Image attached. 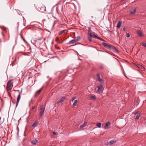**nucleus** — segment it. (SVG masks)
Instances as JSON below:
<instances>
[{
	"instance_id": "f257e3e1",
	"label": "nucleus",
	"mask_w": 146,
	"mask_h": 146,
	"mask_svg": "<svg viewBox=\"0 0 146 146\" xmlns=\"http://www.w3.org/2000/svg\"><path fill=\"white\" fill-rule=\"evenodd\" d=\"M13 87V82L12 80H9L7 84L6 90L7 91L11 90Z\"/></svg>"
},
{
	"instance_id": "f03ea898",
	"label": "nucleus",
	"mask_w": 146,
	"mask_h": 146,
	"mask_svg": "<svg viewBox=\"0 0 146 146\" xmlns=\"http://www.w3.org/2000/svg\"><path fill=\"white\" fill-rule=\"evenodd\" d=\"M96 81L99 82L100 84H103L104 83V80L101 78L99 74H97Z\"/></svg>"
},
{
	"instance_id": "7ed1b4c3",
	"label": "nucleus",
	"mask_w": 146,
	"mask_h": 146,
	"mask_svg": "<svg viewBox=\"0 0 146 146\" xmlns=\"http://www.w3.org/2000/svg\"><path fill=\"white\" fill-rule=\"evenodd\" d=\"M103 84H100L97 86L98 89L97 91V93H99L102 92L103 90Z\"/></svg>"
},
{
	"instance_id": "20e7f679",
	"label": "nucleus",
	"mask_w": 146,
	"mask_h": 146,
	"mask_svg": "<svg viewBox=\"0 0 146 146\" xmlns=\"http://www.w3.org/2000/svg\"><path fill=\"white\" fill-rule=\"evenodd\" d=\"M45 108L43 106H40V116L42 117V116L44 112V111Z\"/></svg>"
},
{
	"instance_id": "39448f33",
	"label": "nucleus",
	"mask_w": 146,
	"mask_h": 146,
	"mask_svg": "<svg viewBox=\"0 0 146 146\" xmlns=\"http://www.w3.org/2000/svg\"><path fill=\"white\" fill-rule=\"evenodd\" d=\"M17 91L19 92V94L18 95V96L17 99V103L16 104V107H17V106L18 104V103H19V101H20V100L21 98V92H20L19 90H18Z\"/></svg>"
},
{
	"instance_id": "423d86ee",
	"label": "nucleus",
	"mask_w": 146,
	"mask_h": 146,
	"mask_svg": "<svg viewBox=\"0 0 146 146\" xmlns=\"http://www.w3.org/2000/svg\"><path fill=\"white\" fill-rule=\"evenodd\" d=\"M102 44L104 47L109 49L110 48L111 46V45H110L109 44H107L105 42H102Z\"/></svg>"
},
{
	"instance_id": "0eeeda50",
	"label": "nucleus",
	"mask_w": 146,
	"mask_h": 146,
	"mask_svg": "<svg viewBox=\"0 0 146 146\" xmlns=\"http://www.w3.org/2000/svg\"><path fill=\"white\" fill-rule=\"evenodd\" d=\"M110 49L111 50L116 52H118V50H117L114 46L112 45L111 46V47Z\"/></svg>"
},
{
	"instance_id": "6e6552de",
	"label": "nucleus",
	"mask_w": 146,
	"mask_h": 146,
	"mask_svg": "<svg viewBox=\"0 0 146 146\" xmlns=\"http://www.w3.org/2000/svg\"><path fill=\"white\" fill-rule=\"evenodd\" d=\"M137 35L141 37L143 36L141 31V30H137Z\"/></svg>"
},
{
	"instance_id": "1a4fd4ad",
	"label": "nucleus",
	"mask_w": 146,
	"mask_h": 146,
	"mask_svg": "<svg viewBox=\"0 0 146 146\" xmlns=\"http://www.w3.org/2000/svg\"><path fill=\"white\" fill-rule=\"evenodd\" d=\"M65 100V97H62V98L59 99V100L57 102V104H58L60 103H61L62 102H63Z\"/></svg>"
},
{
	"instance_id": "9d476101",
	"label": "nucleus",
	"mask_w": 146,
	"mask_h": 146,
	"mask_svg": "<svg viewBox=\"0 0 146 146\" xmlns=\"http://www.w3.org/2000/svg\"><path fill=\"white\" fill-rule=\"evenodd\" d=\"M40 39H38L36 40L35 41V44L38 46H39L41 44V42H40Z\"/></svg>"
},
{
	"instance_id": "9b49d317",
	"label": "nucleus",
	"mask_w": 146,
	"mask_h": 146,
	"mask_svg": "<svg viewBox=\"0 0 146 146\" xmlns=\"http://www.w3.org/2000/svg\"><path fill=\"white\" fill-rule=\"evenodd\" d=\"M111 124V123L109 122H107L105 125L104 128L105 129H107L108 128V127L110 126Z\"/></svg>"
},
{
	"instance_id": "f8f14e48",
	"label": "nucleus",
	"mask_w": 146,
	"mask_h": 146,
	"mask_svg": "<svg viewBox=\"0 0 146 146\" xmlns=\"http://www.w3.org/2000/svg\"><path fill=\"white\" fill-rule=\"evenodd\" d=\"M89 35H90V36L92 37H93L94 38H98V36H97L94 33H90Z\"/></svg>"
},
{
	"instance_id": "ddd939ff",
	"label": "nucleus",
	"mask_w": 146,
	"mask_h": 146,
	"mask_svg": "<svg viewBox=\"0 0 146 146\" xmlns=\"http://www.w3.org/2000/svg\"><path fill=\"white\" fill-rule=\"evenodd\" d=\"M37 142L38 140L35 139H33L31 141L32 144L34 145H36L37 143Z\"/></svg>"
},
{
	"instance_id": "4468645a",
	"label": "nucleus",
	"mask_w": 146,
	"mask_h": 146,
	"mask_svg": "<svg viewBox=\"0 0 146 146\" xmlns=\"http://www.w3.org/2000/svg\"><path fill=\"white\" fill-rule=\"evenodd\" d=\"M136 11V8L134 9H132L130 11V14H134L135 13Z\"/></svg>"
},
{
	"instance_id": "2eb2a0df",
	"label": "nucleus",
	"mask_w": 146,
	"mask_h": 146,
	"mask_svg": "<svg viewBox=\"0 0 146 146\" xmlns=\"http://www.w3.org/2000/svg\"><path fill=\"white\" fill-rule=\"evenodd\" d=\"M116 142V141L114 140H112L111 141H110L108 143V144L110 145H112L114 143H115Z\"/></svg>"
},
{
	"instance_id": "dca6fc26",
	"label": "nucleus",
	"mask_w": 146,
	"mask_h": 146,
	"mask_svg": "<svg viewBox=\"0 0 146 146\" xmlns=\"http://www.w3.org/2000/svg\"><path fill=\"white\" fill-rule=\"evenodd\" d=\"M76 38H74V39H73L70 41L69 42V44H72L74 43L75 42H77L76 40H75Z\"/></svg>"
},
{
	"instance_id": "f3484780",
	"label": "nucleus",
	"mask_w": 146,
	"mask_h": 146,
	"mask_svg": "<svg viewBox=\"0 0 146 146\" xmlns=\"http://www.w3.org/2000/svg\"><path fill=\"white\" fill-rule=\"evenodd\" d=\"M121 21H119L118 22L117 26V27L118 28H119L121 26Z\"/></svg>"
},
{
	"instance_id": "a211bd4d",
	"label": "nucleus",
	"mask_w": 146,
	"mask_h": 146,
	"mask_svg": "<svg viewBox=\"0 0 146 146\" xmlns=\"http://www.w3.org/2000/svg\"><path fill=\"white\" fill-rule=\"evenodd\" d=\"M42 88H41L40 89L38 90L37 92H36V96L39 95L40 93L42 90Z\"/></svg>"
},
{
	"instance_id": "6ab92c4d",
	"label": "nucleus",
	"mask_w": 146,
	"mask_h": 146,
	"mask_svg": "<svg viewBox=\"0 0 146 146\" xmlns=\"http://www.w3.org/2000/svg\"><path fill=\"white\" fill-rule=\"evenodd\" d=\"M38 122L37 121H36L32 125V127H35L38 124Z\"/></svg>"
},
{
	"instance_id": "aec40b11",
	"label": "nucleus",
	"mask_w": 146,
	"mask_h": 146,
	"mask_svg": "<svg viewBox=\"0 0 146 146\" xmlns=\"http://www.w3.org/2000/svg\"><path fill=\"white\" fill-rule=\"evenodd\" d=\"M87 122H85L84 123L80 125V127L81 128H83L85 127L87 125Z\"/></svg>"
},
{
	"instance_id": "412c9836",
	"label": "nucleus",
	"mask_w": 146,
	"mask_h": 146,
	"mask_svg": "<svg viewBox=\"0 0 146 146\" xmlns=\"http://www.w3.org/2000/svg\"><path fill=\"white\" fill-rule=\"evenodd\" d=\"M78 102V101L77 100H75L74 101V103L72 105V106L73 107H74L75 106H76V104Z\"/></svg>"
},
{
	"instance_id": "4be33fe9",
	"label": "nucleus",
	"mask_w": 146,
	"mask_h": 146,
	"mask_svg": "<svg viewBox=\"0 0 146 146\" xmlns=\"http://www.w3.org/2000/svg\"><path fill=\"white\" fill-rule=\"evenodd\" d=\"M75 40L76 42L80 40V36H78L76 37H75Z\"/></svg>"
},
{
	"instance_id": "5701e85b",
	"label": "nucleus",
	"mask_w": 146,
	"mask_h": 146,
	"mask_svg": "<svg viewBox=\"0 0 146 146\" xmlns=\"http://www.w3.org/2000/svg\"><path fill=\"white\" fill-rule=\"evenodd\" d=\"M101 123H98L96 124V125L99 128H100L101 126Z\"/></svg>"
},
{
	"instance_id": "b1692460",
	"label": "nucleus",
	"mask_w": 146,
	"mask_h": 146,
	"mask_svg": "<svg viewBox=\"0 0 146 146\" xmlns=\"http://www.w3.org/2000/svg\"><path fill=\"white\" fill-rule=\"evenodd\" d=\"M91 37H92L89 35V33H88V40L90 42H91L92 41L91 40Z\"/></svg>"
},
{
	"instance_id": "393cba45",
	"label": "nucleus",
	"mask_w": 146,
	"mask_h": 146,
	"mask_svg": "<svg viewBox=\"0 0 146 146\" xmlns=\"http://www.w3.org/2000/svg\"><path fill=\"white\" fill-rule=\"evenodd\" d=\"M140 116V115L139 114H138L136 116L135 118L136 119H138Z\"/></svg>"
},
{
	"instance_id": "a878e982",
	"label": "nucleus",
	"mask_w": 146,
	"mask_h": 146,
	"mask_svg": "<svg viewBox=\"0 0 146 146\" xmlns=\"http://www.w3.org/2000/svg\"><path fill=\"white\" fill-rule=\"evenodd\" d=\"M91 98L93 100H96L97 99V97L95 96H91Z\"/></svg>"
},
{
	"instance_id": "bb28decb",
	"label": "nucleus",
	"mask_w": 146,
	"mask_h": 146,
	"mask_svg": "<svg viewBox=\"0 0 146 146\" xmlns=\"http://www.w3.org/2000/svg\"><path fill=\"white\" fill-rule=\"evenodd\" d=\"M99 51H100V52H103V53H102V54H106L108 53L107 52L103 51H101V50H99Z\"/></svg>"
},
{
	"instance_id": "cd10ccee",
	"label": "nucleus",
	"mask_w": 146,
	"mask_h": 146,
	"mask_svg": "<svg viewBox=\"0 0 146 146\" xmlns=\"http://www.w3.org/2000/svg\"><path fill=\"white\" fill-rule=\"evenodd\" d=\"M65 30H62L60 31L59 33V35H61L63 33H64L65 31Z\"/></svg>"
},
{
	"instance_id": "c85d7f7f",
	"label": "nucleus",
	"mask_w": 146,
	"mask_h": 146,
	"mask_svg": "<svg viewBox=\"0 0 146 146\" xmlns=\"http://www.w3.org/2000/svg\"><path fill=\"white\" fill-rule=\"evenodd\" d=\"M142 45L143 46L145 47L146 48V43L143 42L142 43Z\"/></svg>"
},
{
	"instance_id": "c756f323",
	"label": "nucleus",
	"mask_w": 146,
	"mask_h": 146,
	"mask_svg": "<svg viewBox=\"0 0 146 146\" xmlns=\"http://www.w3.org/2000/svg\"><path fill=\"white\" fill-rule=\"evenodd\" d=\"M97 39H99V40H100L102 41H105V40H104L102 38H100L98 37Z\"/></svg>"
},
{
	"instance_id": "7c9ffc66",
	"label": "nucleus",
	"mask_w": 146,
	"mask_h": 146,
	"mask_svg": "<svg viewBox=\"0 0 146 146\" xmlns=\"http://www.w3.org/2000/svg\"><path fill=\"white\" fill-rule=\"evenodd\" d=\"M76 99V97H73L72 99V101H74L75 100H75Z\"/></svg>"
},
{
	"instance_id": "2f4dec72",
	"label": "nucleus",
	"mask_w": 146,
	"mask_h": 146,
	"mask_svg": "<svg viewBox=\"0 0 146 146\" xmlns=\"http://www.w3.org/2000/svg\"><path fill=\"white\" fill-rule=\"evenodd\" d=\"M130 35L129 33H127L126 34V36L127 37H129L130 36Z\"/></svg>"
},
{
	"instance_id": "473e14b6",
	"label": "nucleus",
	"mask_w": 146,
	"mask_h": 146,
	"mask_svg": "<svg viewBox=\"0 0 146 146\" xmlns=\"http://www.w3.org/2000/svg\"><path fill=\"white\" fill-rule=\"evenodd\" d=\"M136 66L138 68H140V67L141 66V65H138V64L137 65H136Z\"/></svg>"
},
{
	"instance_id": "72a5a7b5",
	"label": "nucleus",
	"mask_w": 146,
	"mask_h": 146,
	"mask_svg": "<svg viewBox=\"0 0 146 146\" xmlns=\"http://www.w3.org/2000/svg\"><path fill=\"white\" fill-rule=\"evenodd\" d=\"M64 42V41H62L61 42H58V43L59 44H62V42Z\"/></svg>"
},
{
	"instance_id": "f704fd0d",
	"label": "nucleus",
	"mask_w": 146,
	"mask_h": 146,
	"mask_svg": "<svg viewBox=\"0 0 146 146\" xmlns=\"http://www.w3.org/2000/svg\"><path fill=\"white\" fill-rule=\"evenodd\" d=\"M52 133L54 135H56V133L55 132H53V133Z\"/></svg>"
},
{
	"instance_id": "c9c22d12",
	"label": "nucleus",
	"mask_w": 146,
	"mask_h": 146,
	"mask_svg": "<svg viewBox=\"0 0 146 146\" xmlns=\"http://www.w3.org/2000/svg\"><path fill=\"white\" fill-rule=\"evenodd\" d=\"M55 22L54 21V23H53V27H54V25H55Z\"/></svg>"
},
{
	"instance_id": "e433bc0d",
	"label": "nucleus",
	"mask_w": 146,
	"mask_h": 146,
	"mask_svg": "<svg viewBox=\"0 0 146 146\" xmlns=\"http://www.w3.org/2000/svg\"><path fill=\"white\" fill-rule=\"evenodd\" d=\"M35 106H33L32 108V110H34V109H35Z\"/></svg>"
},
{
	"instance_id": "4c0bfd02",
	"label": "nucleus",
	"mask_w": 146,
	"mask_h": 146,
	"mask_svg": "<svg viewBox=\"0 0 146 146\" xmlns=\"http://www.w3.org/2000/svg\"><path fill=\"white\" fill-rule=\"evenodd\" d=\"M42 8H44V11H45L46 10V7L45 6H44V7H42Z\"/></svg>"
},
{
	"instance_id": "58836bf2",
	"label": "nucleus",
	"mask_w": 146,
	"mask_h": 146,
	"mask_svg": "<svg viewBox=\"0 0 146 146\" xmlns=\"http://www.w3.org/2000/svg\"><path fill=\"white\" fill-rule=\"evenodd\" d=\"M123 31H125V30H126V29H125V27H124V28H123Z\"/></svg>"
},
{
	"instance_id": "ea45409f",
	"label": "nucleus",
	"mask_w": 146,
	"mask_h": 146,
	"mask_svg": "<svg viewBox=\"0 0 146 146\" xmlns=\"http://www.w3.org/2000/svg\"><path fill=\"white\" fill-rule=\"evenodd\" d=\"M100 68L101 69H102L103 68V66H101V67H100Z\"/></svg>"
},
{
	"instance_id": "a19ab883",
	"label": "nucleus",
	"mask_w": 146,
	"mask_h": 146,
	"mask_svg": "<svg viewBox=\"0 0 146 146\" xmlns=\"http://www.w3.org/2000/svg\"><path fill=\"white\" fill-rule=\"evenodd\" d=\"M137 112H135V113H134V114L135 115V114H137Z\"/></svg>"
},
{
	"instance_id": "79ce46f5",
	"label": "nucleus",
	"mask_w": 146,
	"mask_h": 146,
	"mask_svg": "<svg viewBox=\"0 0 146 146\" xmlns=\"http://www.w3.org/2000/svg\"><path fill=\"white\" fill-rule=\"evenodd\" d=\"M58 39H58V38H57L56 39V40H58Z\"/></svg>"
},
{
	"instance_id": "37998d69",
	"label": "nucleus",
	"mask_w": 146,
	"mask_h": 146,
	"mask_svg": "<svg viewBox=\"0 0 146 146\" xmlns=\"http://www.w3.org/2000/svg\"><path fill=\"white\" fill-rule=\"evenodd\" d=\"M125 0H121V1H125Z\"/></svg>"
},
{
	"instance_id": "c03bdc74",
	"label": "nucleus",
	"mask_w": 146,
	"mask_h": 146,
	"mask_svg": "<svg viewBox=\"0 0 146 146\" xmlns=\"http://www.w3.org/2000/svg\"><path fill=\"white\" fill-rule=\"evenodd\" d=\"M90 27H89V30H90Z\"/></svg>"
},
{
	"instance_id": "a18cd8bd",
	"label": "nucleus",
	"mask_w": 146,
	"mask_h": 146,
	"mask_svg": "<svg viewBox=\"0 0 146 146\" xmlns=\"http://www.w3.org/2000/svg\"><path fill=\"white\" fill-rule=\"evenodd\" d=\"M58 48L59 49H60L61 48L60 47H59V48Z\"/></svg>"
},
{
	"instance_id": "49530a36",
	"label": "nucleus",
	"mask_w": 146,
	"mask_h": 146,
	"mask_svg": "<svg viewBox=\"0 0 146 146\" xmlns=\"http://www.w3.org/2000/svg\"><path fill=\"white\" fill-rule=\"evenodd\" d=\"M23 55H26V54H23Z\"/></svg>"
},
{
	"instance_id": "de8ad7c7",
	"label": "nucleus",
	"mask_w": 146,
	"mask_h": 146,
	"mask_svg": "<svg viewBox=\"0 0 146 146\" xmlns=\"http://www.w3.org/2000/svg\"><path fill=\"white\" fill-rule=\"evenodd\" d=\"M145 124H146V121H145Z\"/></svg>"
},
{
	"instance_id": "09e8293b",
	"label": "nucleus",
	"mask_w": 146,
	"mask_h": 146,
	"mask_svg": "<svg viewBox=\"0 0 146 146\" xmlns=\"http://www.w3.org/2000/svg\"><path fill=\"white\" fill-rule=\"evenodd\" d=\"M79 59L80 60H81V59Z\"/></svg>"
}]
</instances>
